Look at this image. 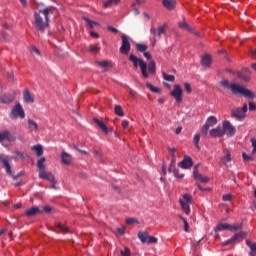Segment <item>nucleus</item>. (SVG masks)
I'll return each mask as SVG.
<instances>
[{"label":"nucleus","instance_id":"obj_49","mask_svg":"<svg viewBox=\"0 0 256 256\" xmlns=\"http://www.w3.org/2000/svg\"><path fill=\"white\" fill-rule=\"evenodd\" d=\"M158 239L155 236H148V240L146 241V243H148V245H151V243H157Z\"/></svg>","mask_w":256,"mask_h":256},{"label":"nucleus","instance_id":"obj_55","mask_svg":"<svg viewBox=\"0 0 256 256\" xmlns=\"http://www.w3.org/2000/svg\"><path fill=\"white\" fill-rule=\"evenodd\" d=\"M193 175H194V179H196L197 177H199L201 174L199 173V169L197 168V166H195L193 168Z\"/></svg>","mask_w":256,"mask_h":256},{"label":"nucleus","instance_id":"obj_17","mask_svg":"<svg viewBox=\"0 0 256 256\" xmlns=\"http://www.w3.org/2000/svg\"><path fill=\"white\" fill-rule=\"evenodd\" d=\"M209 135L210 137H214V138L223 137L224 136L223 128L221 126L213 128L209 131Z\"/></svg>","mask_w":256,"mask_h":256},{"label":"nucleus","instance_id":"obj_48","mask_svg":"<svg viewBox=\"0 0 256 256\" xmlns=\"http://www.w3.org/2000/svg\"><path fill=\"white\" fill-rule=\"evenodd\" d=\"M180 219L183 221L184 223V231L186 233H189V222H187V220H185V218H183V216H180Z\"/></svg>","mask_w":256,"mask_h":256},{"label":"nucleus","instance_id":"obj_59","mask_svg":"<svg viewBox=\"0 0 256 256\" xmlns=\"http://www.w3.org/2000/svg\"><path fill=\"white\" fill-rule=\"evenodd\" d=\"M249 111H256V103L249 102Z\"/></svg>","mask_w":256,"mask_h":256},{"label":"nucleus","instance_id":"obj_21","mask_svg":"<svg viewBox=\"0 0 256 256\" xmlns=\"http://www.w3.org/2000/svg\"><path fill=\"white\" fill-rule=\"evenodd\" d=\"M41 213V210L39 209V207H32L28 210H26V217H35V215Z\"/></svg>","mask_w":256,"mask_h":256},{"label":"nucleus","instance_id":"obj_57","mask_svg":"<svg viewBox=\"0 0 256 256\" xmlns=\"http://www.w3.org/2000/svg\"><path fill=\"white\" fill-rule=\"evenodd\" d=\"M242 159H243V161H251V159H253V157L247 155V153L244 152L242 154Z\"/></svg>","mask_w":256,"mask_h":256},{"label":"nucleus","instance_id":"obj_1","mask_svg":"<svg viewBox=\"0 0 256 256\" xmlns=\"http://www.w3.org/2000/svg\"><path fill=\"white\" fill-rule=\"evenodd\" d=\"M55 8L46 7L44 9L34 12V22L33 25L38 33H45V29L49 28V15H53Z\"/></svg>","mask_w":256,"mask_h":256},{"label":"nucleus","instance_id":"obj_62","mask_svg":"<svg viewBox=\"0 0 256 256\" xmlns=\"http://www.w3.org/2000/svg\"><path fill=\"white\" fill-rule=\"evenodd\" d=\"M43 211H45V213H51V211H53V209L51 208V206H44Z\"/></svg>","mask_w":256,"mask_h":256},{"label":"nucleus","instance_id":"obj_12","mask_svg":"<svg viewBox=\"0 0 256 256\" xmlns=\"http://www.w3.org/2000/svg\"><path fill=\"white\" fill-rule=\"evenodd\" d=\"M222 131L224 135H228V137H233V135H235V128L231 125L229 120L223 122Z\"/></svg>","mask_w":256,"mask_h":256},{"label":"nucleus","instance_id":"obj_25","mask_svg":"<svg viewBox=\"0 0 256 256\" xmlns=\"http://www.w3.org/2000/svg\"><path fill=\"white\" fill-rule=\"evenodd\" d=\"M205 125L208 127H215V125H217V117L209 116L205 122Z\"/></svg>","mask_w":256,"mask_h":256},{"label":"nucleus","instance_id":"obj_11","mask_svg":"<svg viewBox=\"0 0 256 256\" xmlns=\"http://www.w3.org/2000/svg\"><path fill=\"white\" fill-rule=\"evenodd\" d=\"M16 95H17V92H15V90H12L6 94L1 95L0 101H1V103L9 105V103H13V101H15Z\"/></svg>","mask_w":256,"mask_h":256},{"label":"nucleus","instance_id":"obj_6","mask_svg":"<svg viewBox=\"0 0 256 256\" xmlns=\"http://www.w3.org/2000/svg\"><path fill=\"white\" fill-rule=\"evenodd\" d=\"M245 237H247V232L236 233L233 237L224 241L222 245L223 247H226L227 245H235V243H241Z\"/></svg>","mask_w":256,"mask_h":256},{"label":"nucleus","instance_id":"obj_3","mask_svg":"<svg viewBox=\"0 0 256 256\" xmlns=\"http://www.w3.org/2000/svg\"><path fill=\"white\" fill-rule=\"evenodd\" d=\"M230 91H232L233 95H243L246 99H255L253 91L236 83L230 84Z\"/></svg>","mask_w":256,"mask_h":256},{"label":"nucleus","instance_id":"obj_23","mask_svg":"<svg viewBox=\"0 0 256 256\" xmlns=\"http://www.w3.org/2000/svg\"><path fill=\"white\" fill-rule=\"evenodd\" d=\"M93 122L95 123V125H98L99 128L104 132V133H109V128H107V125H105L103 123V121L97 119V118H94L93 119Z\"/></svg>","mask_w":256,"mask_h":256},{"label":"nucleus","instance_id":"obj_61","mask_svg":"<svg viewBox=\"0 0 256 256\" xmlns=\"http://www.w3.org/2000/svg\"><path fill=\"white\" fill-rule=\"evenodd\" d=\"M122 127H123V129H127V127H129V120H123Z\"/></svg>","mask_w":256,"mask_h":256},{"label":"nucleus","instance_id":"obj_50","mask_svg":"<svg viewBox=\"0 0 256 256\" xmlns=\"http://www.w3.org/2000/svg\"><path fill=\"white\" fill-rule=\"evenodd\" d=\"M173 175H174V177H176L177 179H183V177H185L184 174H179V169H174V170H173Z\"/></svg>","mask_w":256,"mask_h":256},{"label":"nucleus","instance_id":"obj_20","mask_svg":"<svg viewBox=\"0 0 256 256\" xmlns=\"http://www.w3.org/2000/svg\"><path fill=\"white\" fill-rule=\"evenodd\" d=\"M212 58L211 55L205 54L201 58L202 67H211Z\"/></svg>","mask_w":256,"mask_h":256},{"label":"nucleus","instance_id":"obj_10","mask_svg":"<svg viewBox=\"0 0 256 256\" xmlns=\"http://www.w3.org/2000/svg\"><path fill=\"white\" fill-rule=\"evenodd\" d=\"M170 95L176 99L177 103H181L183 101V89L181 88V85H174V89Z\"/></svg>","mask_w":256,"mask_h":256},{"label":"nucleus","instance_id":"obj_45","mask_svg":"<svg viewBox=\"0 0 256 256\" xmlns=\"http://www.w3.org/2000/svg\"><path fill=\"white\" fill-rule=\"evenodd\" d=\"M229 231H239V229H243V225L237 224V225H231L229 224Z\"/></svg>","mask_w":256,"mask_h":256},{"label":"nucleus","instance_id":"obj_47","mask_svg":"<svg viewBox=\"0 0 256 256\" xmlns=\"http://www.w3.org/2000/svg\"><path fill=\"white\" fill-rule=\"evenodd\" d=\"M209 128L206 124H204L202 126V129H201V133L204 137H207L208 133H209Z\"/></svg>","mask_w":256,"mask_h":256},{"label":"nucleus","instance_id":"obj_31","mask_svg":"<svg viewBox=\"0 0 256 256\" xmlns=\"http://www.w3.org/2000/svg\"><path fill=\"white\" fill-rule=\"evenodd\" d=\"M32 151L36 152L37 157H41V155H43V146L39 144L32 146Z\"/></svg>","mask_w":256,"mask_h":256},{"label":"nucleus","instance_id":"obj_52","mask_svg":"<svg viewBox=\"0 0 256 256\" xmlns=\"http://www.w3.org/2000/svg\"><path fill=\"white\" fill-rule=\"evenodd\" d=\"M97 63H98V65H100V67H111V62L98 61Z\"/></svg>","mask_w":256,"mask_h":256},{"label":"nucleus","instance_id":"obj_7","mask_svg":"<svg viewBox=\"0 0 256 256\" xmlns=\"http://www.w3.org/2000/svg\"><path fill=\"white\" fill-rule=\"evenodd\" d=\"M8 141L9 143H15L17 141V134L15 132H9L8 130L0 131V143Z\"/></svg>","mask_w":256,"mask_h":256},{"label":"nucleus","instance_id":"obj_54","mask_svg":"<svg viewBox=\"0 0 256 256\" xmlns=\"http://www.w3.org/2000/svg\"><path fill=\"white\" fill-rule=\"evenodd\" d=\"M222 199H223V201H232L233 195L225 194V195H223Z\"/></svg>","mask_w":256,"mask_h":256},{"label":"nucleus","instance_id":"obj_64","mask_svg":"<svg viewBox=\"0 0 256 256\" xmlns=\"http://www.w3.org/2000/svg\"><path fill=\"white\" fill-rule=\"evenodd\" d=\"M90 35H91V37H93L94 39H99V33H97V32L90 31Z\"/></svg>","mask_w":256,"mask_h":256},{"label":"nucleus","instance_id":"obj_4","mask_svg":"<svg viewBox=\"0 0 256 256\" xmlns=\"http://www.w3.org/2000/svg\"><path fill=\"white\" fill-rule=\"evenodd\" d=\"M167 23H164L161 26L156 27H151L150 28V34L152 36V47H155L157 44V41L161 39V35H165L167 33Z\"/></svg>","mask_w":256,"mask_h":256},{"label":"nucleus","instance_id":"obj_34","mask_svg":"<svg viewBox=\"0 0 256 256\" xmlns=\"http://www.w3.org/2000/svg\"><path fill=\"white\" fill-rule=\"evenodd\" d=\"M162 77L165 81H169L170 83H175V76L167 74L165 72L162 73Z\"/></svg>","mask_w":256,"mask_h":256},{"label":"nucleus","instance_id":"obj_18","mask_svg":"<svg viewBox=\"0 0 256 256\" xmlns=\"http://www.w3.org/2000/svg\"><path fill=\"white\" fill-rule=\"evenodd\" d=\"M162 5H164L168 11H173V9H175V5H177V2L175 0H163Z\"/></svg>","mask_w":256,"mask_h":256},{"label":"nucleus","instance_id":"obj_60","mask_svg":"<svg viewBox=\"0 0 256 256\" xmlns=\"http://www.w3.org/2000/svg\"><path fill=\"white\" fill-rule=\"evenodd\" d=\"M127 225H133V223H137V220L134 218H128L126 219Z\"/></svg>","mask_w":256,"mask_h":256},{"label":"nucleus","instance_id":"obj_8","mask_svg":"<svg viewBox=\"0 0 256 256\" xmlns=\"http://www.w3.org/2000/svg\"><path fill=\"white\" fill-rule=\"evenodd\" d=\"M12 119H25V110L20 103L16 104L10 113Z\"/></svg>","mask_w":256,"mask_h":256},{"label":"nucleus","instance_id":"obj_46","mask_svg":"<svg viewBox=\"0 0 256 256\" xmlns=\"http://www.w3.org/2000/svg\"><path fill=\"white\" fill-rule=\"evenodd\" d=\"M220 85L224 89H231V85H229V80H227V79H224V80L220 81Z\"/></svg>","mask_w":256,"mask_h":256},{"label":"nucleus","instance_id":"obj_27","mask_svg":"<svg viewBox=\"0 0 256 256\" xmlns=\"http://www.w3.org/2000/svg\"><path fill=\"white\" fill-rule=\"evenodd\" d=\"M237 77L245 83H249V81H251V76L249 74H244V72H238Z\"/></svg>","mask_w":256,"mask_h":256},{"label":"nucleus","instance_id":"obj_53","mask_svg":"<svg viewBox=\"0 0 256 256\" xmlns=\"http://www.w3.org/2000/svg\"><path fill=\"white\" fill-rule=\"evenodd\" d=\"M122 256H131V250L129 248H125L124 250L121 251Z\"/></svg>","mask_w":256,"mask_h":256},{"label":"nucleus","instance_id":"obj_44","mask_svg":"<svg viewBox=\"0 0 256 256\" xmlns=\"http://www.w3.org/2000/svg\"><path fill=\"white\" fill-rule=\"evenodd\" d=\"M246 245L249 247V249H251L252 252L256 251V244L253 243L251 240L247 239Z\"/></svg>","mask_w":256,"mask_h":256},{"label":"nucleus","instance_id":"obj_9","mask_svg":"<svg viewBox=\"0 0 256 256\" xmlns=\"http://www.w3.org/2000/svg\"><path fill=\"white\" fill-rule=\"evenodd\" d=\"M121 39L122 45L120 47V53H122V55H129V51H131V42H129V38L125 34L121 36Z\"/></svg>","mask_w":256,"mask_h":256},{"label":"nucleus","instance_id":"obj_2","mask_svg":"<svg viewBox=\"0 0 256 256\" xmlns=\"http://www.w3.org/2000/svg\"><path fill=\"white\" fill-rule=\"evenodd\" d=\"M129 61H131V63H133V66L135 69H137V67H140V71H141L144 79L149 78V73H150V75H155V73H157V64H155V60H151L148 63V71H147V63H145V61H143V59L138 58L134 54L129 55Z\"/></svg>","mask_w":256,"mask_h":256},{"label":"nucleus","instance_id":"obj_26","mask_svg":"<svg viewBox=\"0 0 256 256\" xmlns=\"http://www.w3.org/2000/svg\"><path fill=\"white\" fill-rule=\"evenodd\" d=\"M229 228H230V226L227 223H218L215 228V231H216V233L218 231H229Z\"/></svg>","mask_w":256,"mask_h":256},{"label":"nucleus","instance_id":"obj_43","mask_svg":"<svg viewBox=\"0 0 256 256\" xmlns=\"http://www.w3.org/2000/svg\"><path fill=\"white\" fill-rule=\"evenodd\" d=\"M196 180L200 181L201 183H209L210 178L207 176H203L202 174H200Z\"/></svg>","mask_w":256,"mask_h":256},{"label":"nucleus","instance_id":"obj_40","mask_svg":"<svg viewBox=\"0 0 256 256\" xmlns=\"http://www.w3.org/2000/svg\"><path fill=\"white\" fill-rule=\"evenodd\" d=\"M136 49H137V51H139V53H145V51H147L148 47L145 44H137Z\"/></svg>","mask_w":256,"mask_h":256},{"label":"nucleus","instance_id":"obj_36","mask_svg":"<svg viewBox=\"0 0 256 256\" xmlns=\"http://www.w3.org/2000/svg\"><path fill=\"white\" fill-rule=\"evenodd\" d=\"M118 3H121V0H107L104 2L103 7H111L112 5H118Z\"/></svg>","mask_w":256,"mask_h":256},{"label":"nucleus","instance_id":"obj_19","mask_svg":"<svg viewBox=\"0 0 256 256\" xmlns=\"http://www.w3.org/2000/svg\"><path fill=\"white\" fill-rule=\"evenodd\" d=\"M179 201L184 205H191L193 203V196L191 194H184Z\"/></svg>","mask_w":256,"mask_h":256},{"label":"nucleus","instance_id":"obj_41","mask_svg":"<svg viewBox=\"0 0 256 256\" xmlns=\"http://www.w3.org/2000/svg\"><path fill=\"white\" fill-rule=\"evenodd\" d=\"M146 87L152 91V93H161V90L159 88L153 86L151 83H146Z\"/></svg>","mask_w":256,"mask_h":256},{"label":"nucleus","instance_id":"obj_30","mask_svg":"<svg viewBox=\"0 0 256 256\" xmlns=\"http://www.w3.org/2000/svg\"><path fill=\"white\" fill-rule=\"evenodd\" d=\"M178 26L180 29H185L186 31H192V28L187 22L185 21V18H183V21L178 23Z\"/></svg>","mask_w":256,"mask_h":256},{"label":"nucleus","instance_id":"obj_24","mask_svg":"<svg viewBox=\"0 0 256 256\" xmlns=\"http://www.w3.org/2000/svg\"><path fill=\"white\" fill-rule=\"evenodd\" d=\"M61 161L64 165H71V155L67 152L61 154Z\"/></svg>","mask_w":256,"mask_h":256},{"label":"nucleus","instance_id":"obj_37","mask_svg":"<svg viewBox=\"0 0 256 256\" xmlns=\"http://www.w3.org/2000/svg\"><path fill=\"white\" fill-rule=\"evenodd\" d=\"M57 229H60L61 233H69V229L67 228V226L57 222L56 224Z\"/></svg>","mask_w":256,"mask_h":256},{"label":"nucleus","instance_id":"obj_39","mask_svg":"<svg viewBox=\"0 0 256 256\" xmlns=\"http://www.w3.org/2000/svg\"><path fill=\"white\" fill-rule=\"evenodd\" d=\"M180 205L182 207V211H184L186 215H190L191 213V207L189 206L190 204L180 203Z\"/></svg>","mask_w":256,"mask_h":256},{"label":"nucleus","instance_id":"obj_16","mask_svg":"<svg viewBox=\"0 0 256 256\" xmlns=\"http://www.w3.org/2000/svg\"><path fill=\"white\" fill-rule=\"evenodd\" d=\"M0 163L4 165L5 171L7 175H13V172L11 171V164H9V160L5 158V156L0 154Z\"/></svg>","mask_w":256,"mask_h":256},{"label":"nucleus","instance_id":"obj_28","mask_svg":"<svg viewBox=\"0 0 256 256\" xmlns=\"http://www.w3.org/2000/svg\"><path fill=\"white\" fill-rule=\"evenodd\" d=\"M138 239H140L141 243H147L149 239V233L140 231L138 233Z\"/></svg>","mask_w":256,"mask_h":256},{"label":"nucleus","instance_id":"obj_13","mask_svg":"<svg viewBox=\"0 0 256 256\" xmlns=\"http://www.w3.org/2000/svg\"><path fill=\"white\" fill-rule=\"evenodd\" d=\"M220 161L222 165L225 167H229V163H231L232 158H231V152L228 149L223 150V155L220 157Z\"/></svg>","mask_w":256,"mask_h":256},{"label":"nucleus","instance_id":"obj_35","mask_svg":"<svg viewBox=\"0 0 256 256\" xmlns=\"http://www.w3.org/2000/svg\"><path fill=\"white\" fill-rule=\"evenodd\" d=\"M37 167L40 171H45V157H42L37 161Z\"/></svg>","mask_w":256,"mask_h":256},{"label":"nucleus","instance_id":"obj_5","mask_svg":"<svg viewBox=\"0 0 256 256\" xmlns=\"http://www.w3.org/2000/svg\"><path fill=\"white\" fill-rule=\"evenodd\" d=\"M249 110L247 104H244L242 108H234L231 110V116L238 121H243L245 119V113Z\"/></svg>","mask_w":256,"mask_h":256},{"label":"nucleus","instance_id":"obj_22","mask_svg":"<svg viewBox=\"0 0 256 256\" xmlns=\"http://www.w3.org/2000/svg\"><path fill=\"white\" fill-rule=\"evenodd\" d=\"M23 99L25 103H35V99L31 97V92H29V89H25L23 92Z\"/></svg>","mask_w":256,"mask_h":256},{"label":"nucleus","instance_id":"obj_29","mask_svg":"<svg viewBox=\"0 0 256 256\" xmlns=\"http://www.w3.org/2000/svg\"><path fill=\"white\" fill-rule=\"evenodd\" d=\"M82 19H83V21H86V25L90 29H93V27H95V25H99V22H95V21L89 19L88 17H83Z\"/></svg>","mask_w":256,"mask_h":256},{"label":"nucleus","instance_id":"obj_51","mask_svg":"<svg viewBox=\"0 0 256 256\" xmlns=\"http://www.w3.org/2000/svg\"><path fill=\"white\" fill-rule=\"evenodd\" d=\"M177 163V158L175 157V155H173V157H172V160H171V162H170V166H169V169H168V171L171 173V169H172V167H175V164Z\"/></svg>","mask_w":256,"mask_h":256},{"label":"nucleus","instance_id":"obj_56","mask_svg":"<svg viewBox=\"0 0 256 256\" xmlns=\"http://www.w3.org/2000/svg\"><path fill=\"white\" fill-rule=\"evenodd\" d=\"M185 90L187 91V93H192L193 89H191V84H189L188 82H186L184 84Z\"/></svg>","mask_w":256,"mask_h":256},{"label":"nucleus","instance_id":"obj_63","mask_svg":"<svg viewBox=\"0 0 256 256\" xmlns=\"http://www.w3.org/2000/svg\"><path fill=\"white\" fill-rule=\"evenodd\" d=\"M132 8H133V11H134V15H139V9L135 6V3L132 4Z\"/></svg>","mask_w":256,"mask_h":256},{"label":"nucleus","instance_id":"obj_58","mask_svg":"<svg viewBox=\"0 0 256 256\" xmlns=\"http://www.w3.org/2000/svg\"><path fill=\"white\" fill-rule=\"evenodd\" d=\"M251 143H252V147H253L252 155H255L256 154V140L251 139Z\"/></svg>","mask_w":256,"mask_h":256},{"label":"nucleus","instance_id":"obj_32","mask_svg":"<svg viewBox=\"0 0 256 256\" xmlns=\"http://www.w3.org/2000/svg\"><path fill=\"white\" fill-rule=\"evenodd\" d=\"M28 127L30 131H37V129H39V125H37V122L33 121L32 119L28 120Z\"/></svg>","mask_w":256,"mask_h":256},{"label":"nucleus","instance_id":"obj_38","mask_svg":"<svg viewBox=\"0 0 256 256\" xmlns=\"http://www.w3.org/2000/svg\"><path fill=\"white\" fill-rule=\"evenodd\" d=\"M89 51H90V53H99V51H101V46H99V44L90 45Z\"/></svg>","mask_w":256,"mask_h":256},{"label":"nucleus","instance_id":"obj_14","mask_svg":"<svg viewBox=\"0 0 256 256\" xmlns=\"http://www.w3.org/2000/svg\"><path fill=\"white\" fill-rule=\"evenodd\" d=\"M181 169H191L193 167V159L189 156H184V159L178 163Z\"/></svg>","mask_w":256,"mask_h":256},{"label":"nucleus","instance_id":"obj_15","mask_svg":"<svg viewBox=\"0 0 256 256\" xmlns=\"http://www.w3.org/2000/svg\"><path fill=\"white\" fill-rule=\"evenodd\" d=\"M39 178L45 179L46 181H49L50 183L55 182V176L51 172H47L45 170H42L39 172Z\"/></svg>","mask_w":256,"mask_h":256},{"label":"nucleus","instance_id":"obj_42","mask_svg":"<svg viewBox=\"0 0 256 256\" xmlns=\"http://www.w3.org/2000/svg\"><path fill=\"white\" fill-rule=\"evenodd\" d=\"M199 141H201V134H195L193 143L197 149H199Z\"/></svg>","mask_w":256,"mask_h":256},{"label":"nucleus","instance_id":"obj_33","mask_svg":"<svg viewBox=\"0 0 256 256\" xmlns=\"http://www.w3.org/2000/svg\"><path fill=\"white\" fill-rule=\"evenodd\" d=\"M114 113L118 115V117H125V112H123V108L120 105L115 106Z\"/></svg>","mask_w":256,"mask_h":256}]
</instances>
